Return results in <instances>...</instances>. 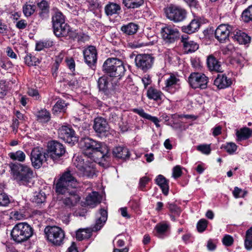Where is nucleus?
<instances>
[{"instance_id": "nucleus-61", "label": "nucleus", "mask_w": 252, "mask_h": 252, "mask_svg": "<svg viewBox=\"0 0 252 252\" xmlns=\"http://www.w3.org/2000/svg\"><path fill=\"white\" fill-rule=\"evenodd\" d=\"M182 174L181 168L179 165H176L173 169V177L176 179L180 177Z\"/></svg>"}, {"instance_id": "nucleus-21", "label": "nucleus", "mask_w": 252, "mask_h": 252, "mask_svg": "<svg viewBox=\"0 0 252 252\" xmlns=\"http://www.w3.org/2000/svg\"><path fill=\"white\" fill-rule=\"evenodd\" d=\"M232 84L231 79L224 74H219L214 80V84L219 89H223L229 87Z\"/></svg>"}, {"instance_id": "nucleus-23", "label": "nucleus", "mask_w": 252, "mask_h": 252, "mask_svg": "<svg viewBox=\"0 0 252 252\" xmlns=\"http://www.w3.org/2000/svg\"><path fill=\"white\" fill-rule=\"evenodd\" d=\"M233 39L240 44H246L251 41V38L246 33L234 28L232 33Z\"/></svg>"}, {"instance_id": "nucleus-35", "label": "nucleus", "mask_w": 252, "mask_h": 252, "mask_svg": "<svg viewBox=\"0 0 252 252\" xmlns=\"http://www.w3.org/2000/svg\"><path fill=\"white\" fill-rule=\"evenodd\" d=\"M37 120L42 123H46L50 120V114L46 109H41L36 114Z\"/></svg>"}, {"instance_id": "nucleus-49", "label": "nucleus", "mask_w": 252, "mask_h": 252, "mask_svg": "<svg viewBox=\"0 0 252 252\" xmlns=\"http://www.w3.org/2000/svg\"><path fill=\"white\" fill-rule=\"evenodd\" d=\"M46 199V195L44 192L36 193L32 199L33 202L36 204H41L44 202Z\"/></svg>"}, {"instance_id": "nucleus-16", "label": "nucleus", "mask_w": 252, "mask_h": 252, "mask_svg": "<svg viewBox=\"0 0 252 252\" xmlns=\"http://www.w3.org/2000/svg\"><path fill=\"white\" fill-rule=\"evenodd\" d=\"M54 33L59 37H73L75 36V30H73L67 23H63L53 27Z\"/></svg>"}, {"instance_id": "nucleus-64", "label": "nucleus", "mask_w": 252, "mask_h": 252, "mask_svg": "<svg viewBox=\"0 0 252 252\" xmlns=\"http://www.w3.org/2000/svg\"><path fill=\"white\" fill-rule=\"evenodd\" d=\"M149 178L147 177H143L140 179L139 188L142 190H144L146 184L149 182Z\"/></svg>"}, {"instance_id": "nucleus-25", "label": "nucleus", "mask_w": 252, "mask_h": 252, "mask_svg": "<svg viewBox=\"0 0 252 252\" xmlns=\"http://www.w3.org/2000/svg\"><path fill=\"white\" fill-rule=\"evenodd\" d=\"M100 217H98L95 223L93 228V231L99 230L105 224L107 219V212L106 210L101 209L100 210L99 214Z\"/></svg>"}, {"instance_id": "nucleus-46", "label": "nucleus", "mask_w": 252, "mask_h": 252, "mask_svg": "<svg viewBox=\"0 0 252 252\" xmlns=\"http://www.w3.org/2000/svg\"><path fill=\"white\" fill-rule=\"evenodd\" d=\"M53 46V42L50 40L40 41L36 43V50L41 51L44 48H49Z\"/></svg>"}, {"instance_id": "nucleus-53", "label": "nucleus", "mask_w": 252, "mask_h": 252, "mask_svg": "<svg viewBox=\"0 0 252 252\" xmlns=\"http://www.w3.org/2000/svg\"><path fill=\"white\" fill-rule=\"evenodd\" d=\"M89 7L91 10L99 9L101 8V3L98 0H89Z\"/></svg>"}, {"instance_id": "nucleus-3", "label": "nucleus", "mask_w": 252, "mask_h": 252, "mask_svg": "<svg viewBox=\"0 0 252 252\" xmlns=\"http://www.w3.org/2000/svg\"><path fill=\"white\" fill-rule=\"evenodd\" d=\"M73 165L77 168L78 173L73 169H68V170H73L79 176H86L93 178L95 175V164L94 162L88 159V158H84L82 156H74L73 158ZM76 178V177H75Z\"/></svg>"}, {"instance_id": "nucleus-33", "label": "nucleus", "mask_w": 252, "mask_h": 252, "mask_svg": "<svg viewBox=\"0 0 252 252\" xmlns=\"http://www.w3.org/2000/svg\"><path fill=\"white\" fill-rule=\"evenodd\" d=\"M138 25L134 23H129L122 26L121 30L127 35H133L136 33L138 29Z\"/></svg>"}, {"instance_id": "nucleus-52", "label": "nucleus", "mask_w": 252, "mask_h": 252, "mask_svg": "<svg viewBox=\"0 0 252 252\" xmlns=\"http://www.w3.org/2000/svg\"><path fill=\"white\" fill-rule=\"evenodd\" d=\"M167 207L170 212L177 216H179L181 213L180 209L175 204L168 203Z\"/></svg>"}, {"instance_id": "nucleus-8", "label": "nucleus", "mask_w": 252, "mask_h": 252, "mask_svg": "<svg viewBox=\"0 0 252 252\" xmlns=\"http://www.w3.org/2000/svg\"><path fill=\"white\" fill-rule=\"evenodd\" d=\"M164 10L166 17L174 23L182 22L187 18V11L180 6L170 4Z\"/></svg>"}, {"instance_id": "nucleus-63", "label": "nucleus", "mask_w": 252, "mask_h": 252, "mask_svg": "<svg viewBox=\"0 0 252 252\" xmlns=\"http://www.w3.org/2000/svg\"><path fill=\"white\" fill-rule=\"evenodd\" d=\"M28 25V23L26 20L21 19L17 21L16 23V27L19 30L25 29Z\"/></svg>"}, {"instance_id": "nucleus-20", "label": "nucleus", "mask_w": 252, "mask_h": 252, "mask_svg": "<svg viewBox=\"0 0 252 252\" xmlns=\"http://www.w3.org/2000/svg\"><path fill=\"white\" fill-rule=\"evenodd\" d=\"M181 42L183 43L184 49L187 53L194 52L199 48L198 44L190 40L188 35L182 36Z\"/></svg>"}, {"instance_id": "nucleus-55", "label": "nucleus", "mask_w": 252, "mask_h": 252, "mask_svg": "<svg viewBox=\"0 0 252 252\" xmlns=\"http://www.w3.org/2000/svg\"><path fill=\"white\" fill-rule=\"evenodd\" d=\"M27 94L29 96L33 97L35 100H38L40 99V94L38 90L36 89L29 88L27 91Z\"/></svg>"}, {"instance_id": "nucleus-27", "label": "nucleus", "mask_w": 252, "mask_h": 252, "mask_svg": "<svg viewBox=\"0 0 252 252\" xmlns=\"http://www.w3.org/2000/svg\"><path fill=\"white\" fill-rule=\"evenodd\" d=\"M105 12L107 16L119 14L121 10L120 5L116 3L109 2L105 6Z\"/></svg>"}, {"instance_id": "nucleus-42", "label": "nucleus", "mask_w": 252, "mask_h": 252, "mask_svg": "<svg viewBox=\"0 0 252 252\" xmlns=\"http://www.w3.org/2000/svg\"><path fill=\"white\" fill-rule=\"evenodd\" d=\"M241 18L242 20L246 23L252 21V5L243 11Z\"/></svg>"}, {"instance_id": "nucleus-1", "label": "nucleus", "mask_w": 252, "mask_h": 252, "mask_svg": "<svg viewBox=\"0 0 252 252\" xmlns=\"http://www.w3.org/2000/svg\"><path fill=\"white\" fill-rule=\"evenodd\" d=\"M74 175L75 172L73 170L65 171L56 184V193L63 195L61 199L62 203L69 208L76 206L80 199L75 189L78 182Z\"/></svg>"}, {"instance_id": "nucleus-56", "label": "nucleus", "mask_w": 252, "mask_h": 252, "mask_svg": "<svg viewBox=\"0 0 252 252\" xmlns=\"http://www.w3.org/2000/svg\"><path fill=\"white\" fill-rule=\"evenodd\" d=\"M75 33L76 34L75 36L73 37H70V38L73 39H76L78 41H81L83 42L88 40L89 39L88 36L84 33H78V32H76V31H75Z\"/></svg>"}, {"instance_id": "nucleus-6", "label": "nucleus", "mask_w": 252, "mask_h": 252, "mask_svg": "<svg viewBox=\"0 0 252 252\" xmlns=\"http://www.w3.org/2000/svg\"><path fill=\"white\" fill-rule=\"evenodd\" d=\"M33 230L26 222L16 224L11 232L12 239L17 243H22L28 240L33 234Z\"/></svg>"}, {"instance_id": "nucleus-30", "label": "nucleus", "mask_w": 252, "mask_h": 252, "mask_svg": "<svg viewBox=\"0 0 252 252\" xmlns=\"http://www.w3.org/2000/svg\"><path fill=\"white\" fill-rule=\"evenodd\" d=\"M110 78L106 76L100 77L97 81V86L99 91L107 93L109 88Z\"/></svg>"}, {"instance_id": "nucleus-38", "label": "nucleus", "mask_w": 252, "mask_h": 252, "mask_svg": "<svg viewBox=\"0 0 252 252\" xmlns=\"http://www.w3.org/2000/svg\"><path fill=\"white\" fill-rule=\"evenodd\" d=\"M37 6L41 10V12L39 13V16L42 18H44L48 16L49 12V4L45 0H42L37 3Z\"/></svg>"}, {"instance_id": "nucleus-36", "label": "nucleus", "mask_w": 252, "mask_h": 252, "mask_svg": "<svg viewBox=\"0 0 252 252\" xmlns=\"http://www.w3.org/2000/svg\"><path fill=\"white\" fill-rule=\"evenodd\" d=\"M52 22L53 27L63 24L65 23L64 16L60 11H56L52 16Z\"/></svg>"}, {"instance_id": "nucleus-18", "label": "nucleus", "mask_w": 252, "mask_h": 252, "mask_svg": "<svg viewBox=\"0 0 252 252\" xmlns=\"http://www.w3.org/2000/svg\"><path fill=\"white\" fill-rule=\"evenodd\" d=\"M93 128L96 133L105 135L108 132L109 126L104 118L97 117L94 119Z\"/></svg>"}, {"instance_id": "nucleus-60", "label": "nucleus", "mask_w": 252, "mask_h": 252, "mask_svg": "<svg viewBox=\"0 0 252 252\" xmlns=\"http://www.w3.org/2000/svg\"><path fill=\"white\" fill-rule=\"evenodd\" d=\"M8 31L7 26L4 21L0 18V33L6 35Z\"/></svg>"}, {"instance_id": "nucleus-12", "label": "nucleus", "mask_w": 252, "mask_h": 252, "mask_svg": "<svg viewBox=\"0 0 252 252\" xmlns=\"http://www.w3.org/2000/svg\"><path fill=\"white\" fill-rule=\"evenodd\" d=\"M154 58L150 54H138L135 58V63L136 67L146 72L150 69L153 64Z\"/></svg>"}, {"instance_id": "nucleus-9", "label": "nucleus", "mask_w": 252, "mask_h": 252, "mask_svg": "<svg viewBox=\"0 0 252 252\" xmlns=\"http://www.w3.org/2000/svg\"><path fill=\"white\" fill-rule=\"evenodd\" d=\"M188 83L193 89H205L209 82L208 77L204 74L199 72H192L188 77Z\"/></svg>"}, {"instance_id": "nucleus-13", "label": "nucleus", "mask_w": 252, "mask_h": 252, "mask_svg": "<svg viewBox=\"0 0 252 252\" xmlns=\"http://www.w3.org/2000/svg\"><path fill=\"white\" fill-rule=\"evenodd\" d=\"M47 152L45 153L42 148L37 147L34 148L31 155V159L32 166L36 169L39 168L42 165L44 161L48 160Z\"/></svg>"}, {"instance_id": "nucleus-2", "label": "nucleus", "mask_w": 252, "mask_h": 252, "mask_svg": "<svg viewBox=\"0 0 252 252\" xmlns=\"http://www.w3.org/2000/svg\"><path fill=\"white\" fill-rule=\"evenodd\" d=\"M79 146L83 150L85 156L90 158L94 162L105 160L108 158L109 151L101 143L90 137L82 138L79 141Z\"/></svg>"}, {"instance_id": "nucleus-10", "label": "nucleus", "mask_w": 252, "mask_h": 252, "mask_svg": "<svg viewBox=\"0 0 252 252\" xmlns=\"http://www.w3.org/2000/svg\"><path fill=\"white\" fill-rule=\"evenodd\" d=\"M65 149L64 146L56 141L49 142L47 146V157L54 161L58 160L64 155Z\"/></svg>"}, {"instance_id": "nucleus-62", "label": "nucleus", "mask_w": 252, "mask_h": 252, "mask_svg": "<svg viewBox=\"0 0 252 252\" xmlns=\"http://www.w3.org/2000/svg\"><path fill=\"white\" fill-rule=\"evenodd\" d=\"M133 112L138 114L139 116H140L141 117L147 119L149 118L150 115L146 113L145 112L144 110L141 108V109H133Z\"/></svg>"}, {"instance_id": "nucleus-5", "label": "nucleus", "mask_w": 252, "mask_h": 252, "mask_svg": "<svg viewBox=\"0 0 252 252\" xmlns=\"http://www.w3.org/2000/svg\"><path fill=\"white\" fill-rule=\"evenodd\" d=\"M103 71L110 77L120 79L126 71L123 62L117 58L107 59L103 63Z\"/></svg>"}, {"instance_id": "nucleus-7", "label": "nucleus", "mask_w": 252, "mask_h": 252, "mask_svg": "<svg viewBox=\"0 0 252 252\" xmlns=\"http://www.w3.org/2000/svg\"><path fill=\"white\" fill-rule=\"evenodd\" d=\"M47 240L55 246H61L63 243L65 237L64 231L56 226H47L44 229Z\"/></svg>"}, {"instance_id": "nucleus-59", "label": "nucleus", "mask_w": 252, "mask_h": 252, "mask_svg": "<svg viewBox=\"0 0 252 252\" xmlns=\"http://www.w3.org/2000/svg\"><path fill=\"white\" fill-rule=\"evenodd\" d=\"M7 87L5 85V82L2 81H0V97H4L7 94Z\"/></svg>"}, {"instance_id": "nucleus-37", "label": "nucleus", "mask_w": 252, "mask_h": 252, "mask_svg": "<svg viewBox=\"0 0 252 252\" xmlns=\"http://www.w3.org/2000/svg\"><path fill=\"white\" fill-rule=\"evenodd\" d=\"M144 0H123V4L128 9H134L141 6Z\"/></svg>"}, {"instance_id": "nucleus-44", "label": "nucleus", "mask_w": 252, "mask_h": 252, "mask_svg": "<svg viewBox=\"0 0 252 252\" xmlns=\"http://www.w3.org/2000/svg\"><path fill=\"white\" fill-rule=\"evenodd\" d=\"M105 116L108 121L111 123H116L118 122L119 117L114 109H111L108 112H106L105 113Z\"/></svg>"}, {"instance_id": "nucleus-22", "label": "nucleus", "mask_w": 252, "mask_h": 252, "mask_svg": "<svg viewBox=\"0 0 252 252\" xmlns=\"http://www.w3.org/2000/svg\"><path fill=\"white\" fill-rule=\"evenodd\" d=\"M207 66L209 70L217 72L223 71L221 63L219 62L213 55H209L207 59Z\"/></svg>"}, {"instance_id": "nucleus-34", "label": "nucleus", "mask_w": 252, "mask_h": 252, "mask_svg": "<svg viewBox=\"0 0 252 252\" xmlns=\"http://www.w3.org/2000/svg\"><path fill=\"white\" fill-rule=\"evenodd\" d=\"M68 103L63 99L58 100L53 107L54 114L58 113H64L66 110Z\"/></svg>"}, {"instance_id": "nucleus-57", "label": "nucleus", "mask_w": 252, "mask_h": 252, "mask_svg": "<svg viewBox=\"0 0 252 252\" xmlns=\"http://www.w3.org/2000/svg\"><path fill=\"white\" fill-rule=\"evenodd\" d=\"M233 238L229 235H226L222 238V242L224 245L227 247L231 246L233 243Z\"/></svg>"}, {"instance_id": "nucleus-31", "label": "nucleus", "mask_w": 252, "mask_h": 252, "mask_svg": "<svg viewBox=\"0 0 252 252\" xmlns=\"http://www.w3.org/2000/svg\"><path fill=\"white\" fill-rule=\"evenodd\" d=\"M156 182L161 189L162 193L165 195H167L168 194L169 186L166 179L163 177V176L159 175L156 179Z\"/></svg>"}, {"instance_id": "nucleus-4", "label": "nucleus", "mask_w": 252, "mask_h": 252, "mask_svg": "<svg viewBox=\"0 0 252 252\" xmlns=\"http://www.w3.org/2000/svg\"><path fill=\"white\" fill-rule=\"evenodd\" d=\"M10 166L14 179L20 185L28 186L31 183L33 172L30 167L20 163H11Z\"/></svg>"}, {"instance_id": "nucleus-15", "label": "nucleus", "mask_w": 252, "mask_h": 252, "mask_svg": "<svg viewBox=\"0 0 252 252\" xmlns=\"http://www.w3.org/2000/svg\"><path fill=\"white\" fill-rule=\"evenodd\" d=\"M234 27L228 24H221L216 30L215 35L220 42H224L230 34L232 35Z\"/></svg>"}, {"instance_id": "nucleus-54", "label": "nucleus", "mask_w": 252, "mask_h": 252, "mask_svg": "<svg viewBox=\"0 0 252 252\" xmlns=\"http://www.w3.org/2000/svg\"><path fill=\"white\" fill-rule=\"evenodd\" d=\"M207 226V221L205 219H201L197 224V230L199 232L204 231Z\"/></svg>"}, {"instance_id": "nucleus-32", "label": "nucleus", "mask_w": 252, "mask_h": 252, "mask_svg": "<svg viewBox=\"0 0 252 252\" xmlns=\"http://www.w3.org/2000/svg\"><path fill=\"white\" fill-rule=\"evenodd\" d=\"M252 134V130L248 127H244L236 131V135L238 141H242L249 138Z\"/></svg>"}, {"instance_id": "nucleus-48", "label": "nucleus", "mask_w": 252, "mask_h": 252, "mask_svg": "<svg viewBox=\"0 0 252 252\" xmlns=\"http://www.w3.org/2000/svg\"><path fill=\"white\" fill-rule=\"evenodd\" d=\"M190 7L191 10L198 11L201 9V6L198 0H183Z\"/></svg>"}, {"instance_id": "nucleus-19", "label": "nucleus", "mask_w": 252, "mask_h": 252, "mask_svg": "<svg viewBox=\"0 0 252 252\" xmlns=\"http://www.w3.org/2000/svg\"><path fill=\"white\" fill-rule=\"evenodd\" d=\"M180 87V80L174 74H171L165 81L164 89L167 91H170L172 89L178 90Z\"/></svg>"}, {"instance_id": "nucleus-28", "label": "nucleus", "mask_w": 252, "mask_h": 252, "mask_svg": "<svg viewBox=\"0 0 252 252\" xmlns=\"http://www.w3.org/2000/svg\"><path fill=\"white\" fill-rule=\"evenodd\" d=\"M100 202L99 193L97 192L93 191L90 193L86 199V203L87 206L94 208Z\"/></svg>"}, {"instance_id": "nucleus-47", "label": "nucleus", "mask_w": 252, "mask_h": 252, "mask_svg": "<svg viewBox=\"0 0 252 252\" xmlns=\"http://www.w3.org/2000/svg\"><path fill=\"white\" fill-rule=\"evenodd\" d=\"M221 149H224L229 154H233L237 150V146L234 143L229 142L222 145Z\"/></svg>"}, {"instance_id": "nucleus-14", "label": "nucleus", "mask_w": 252, "mask_h": 252, "mask_svg": "<svg viewBox=\"0 0 252 252\" xmlns=\"http://www.w3.org/2000/svg\"><path fill=\"white\" fill-rule=\"evenodd\" d=\"M58 134L60 138L71 145H74L78 140L75 131L69 126H62L58 130Z\"/></svg>"}, {"instance_id": "nucleus-11", "label": "nucleus", "mask_w": 252, "mask_h": 252, "mask_svg": "<svg viewBox=\"0 0 252 252\" xmlns=\"http://www.w3.org/2000/svg\"><path fill=\"white\" fill-rule=\"evenodd\" d=\"M161 35L164 42L168 44L174 43L180 38V32L177 29L170 25L161 28Z\"/></svg>"}, {"instance_id": "nucleus-29", "label": "nucleus", "mask_w": 252, "mask_h": 252, "mask_svg": "<svg viewBox=\"0 0 252 252\" xmlns=\"http://www.w3.org/2000/svg\"><path fill=\"white\" fill-rule=\"evenodd\" d=\"M162 94L160 91L152 87L149 88L147 91L148 98L157 101L161 100Z\"/></svg>"}, {"instance_id": "nucleus-17", "label": "nucleus", "mask_w": 252, "mask_h": 252, "mask_svg": "<svg viewBox=\"0 0 252 252\" xmlns=\"http://www.w3.org/2000/svg\"><path fill=\"white\" fill-rule=\"evenodd\" d=\"M85 62L91 67L94 66L97 61V52L92 45L85 48L83 52Z\"/></svg>"}, {"instance_id": "nucleus-50", "label": "nucleus", "mask_w": 252, "mask_h": 252, "mask_svg": "<svg viewBox=\"0 0 252 252\" xmlns=\"http://www.w3.org/2000/svg\"><path fill=\"white\" fill-rule=\"evenodd\" d=\"M10 202L9 196L5 193L0 190V206H7Z\"/></svg>"}, {"instance_id": "nucleus-51", "label": "nucleus", "mask_w": 252, "mask_h": 252, "mask_svg": "<svg viewBox=\"0 0 252 252\" xmlns=\"http://www.w3.org/2000/svg\"><path fill=\"white\" fill-rule=\"evenodd\" d=\"M196 149L205 155H209L211 153V149L209 144H201L197 146Z\"/></svg>"}, {"instance_id": "nucleus-45", "label": "nucleus", "mask_w": 252, "mask_h": 252, "mask_svg": "<svg viewBox=\"0 0 252 252\" xmlns=\"http://www.w3.org/2000/svg\"><path fill=\"white\" fill-rule=\"evenodd\" d=\"M90 230L89 229H79L76 231V238L78 241H82L90 235Z\"/></svg>"}, {"instance_id": "nucleus-43", "label": "nucleus", "mask_w": 252, "mask_h": 252, "mask_svg": "<svg viewBox=\"0 0 252 252\" xmlns=\"http://www.w3.org/2000/svg\"><path fill=\"white\" fill-rule=\"evenodd\" d=\"M35 6L26 2L23 6V12L26 17L32 15L35 12Z\"/></svg>"}, {"instance_id": "nucleus-58", "label": "nucleus", "mask_w": 252, "mask_h": 252, "mask_svg": "<svg viewBox=\"0 0 252 252\" xmlns=\"http://www.w3.org/2000/svg\"><path fill=\"white\" fill-rule=\"evenodd\" d=\"M35 58L32 57L31 54H27L24 57L25 63L28 66H32L34 65Z\"/></svg>"}, {"instance_id": "nucleus-26", "label": "nucleus", "mask_w": 252, "mask_h": 252, "mask_svg": "<svg viewBox=\"0 0 252 252\" xmlns=\"http://www.w3.org/2000/svg\"><path fill=\"white\" fill-rule=\"evenodd\" d=\"M200 26V22L197 19H193L188 26L182 27L183 32L188 34L192 33L197 31Z\"/></svg>"}, {"instance_id": "nucleus-24", "label": "nucleus", "mask_w": 252, "mask_h": 252, "mask_svg": "<svg viewBox=\"0 0 252 252\" xmlns=\"http://www.w3.org/2000/svg\"><path fill=\"white\" fill-rule=\"evenodd\" d=\"M113 155L116 158L124 160L129 159L130 157L128 149L123 146L115 147L113 150Z\"/></svg>"}, {"instance_id": "nucleus-39", "label": "nucleus", "mask_w": 252, "mask_h": 252, "mask_svg": "<svg viewBox=\"0 0 252 252\" xmlns=\"http://www.w3.org/2000/svg\"><path fill=\"white\" fill-rule=\"evenodd\" d=\"M244 246L248 251L252 250V226L246 232Z\"/></svg>"}, {"instance_id": "nucleus-41", "label": "nucleus", "mask_w": 252, "mask_h": 252, "mask_svg": "<svg viewBox=\"0 0 252 252\" xmlns=\"http://www.w3.org/2000/svg\"><path fill=\"white\" fill-rule=\"evenodd\" d=\"M169 228V225L166 223H158L155 227L156 232L155 235L157 237L161 238L162 235L167 232Z\"/></svg>"}, {"instance_id": "nucleus-40", "label": "nucleus", "mask_w": 252, "mask_h": 252, "mask_svg": "<svg viewBox=\"0 0 252 252\" xmlns=\"http://www.w3.org/2000/svg\"><path fill=\"white\" fill-rule=\"evenodd\" d=\"M8 156L13 160H17L19 162H24L25 160L26 155L22 151H17L14 152H10Z\"/></svg>"}]
</instances>
